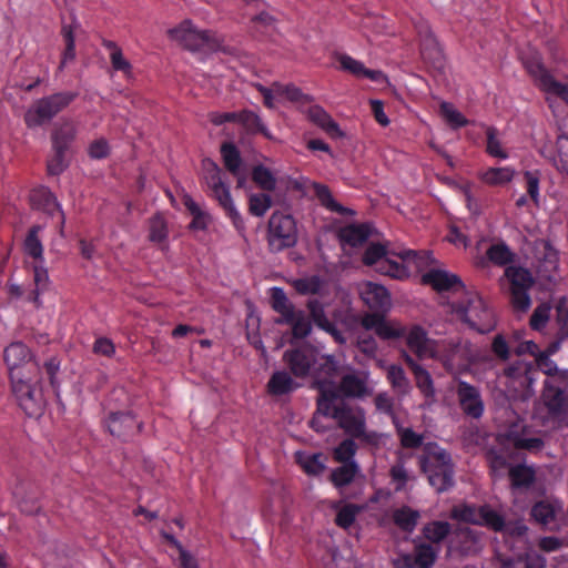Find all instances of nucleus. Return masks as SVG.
<instances>
[{
	"label": "nucleus",
	"instance_id": "obj_44",
	"mask_svg": "<svg viewBox=\"0 0 568 568\" xmlns=\"http://www.w3.org/2000/svg\"><path fill=\"white\" fill-rule=\"evenodd\" d=\"M480 524L478 526L486 527L496 532H501L506 528L505 517L493 509L489 505L481 506Z\"/></svg>",
	"mask_w": 568,
	"mask_h": 568
},
{
	"label": "nucleus",
	"instance_id": "obj_24",
	"mask_svg": "<svg viewBox=\"0 0 568 568\" xmlns=\"http://www.w3.org/2000/svg\"><path fill=\"white\" fill-rule=\"evenodd\" d=\"M291 375L286 371H275L266 384L267 393L271 396H283L294 392L298 384L295 383Z\"/></svg>",
	"mask_w": 568,
	"mask_h": 568
},
{
	"label": "nucleus",
	"instance_id": "obj_31",
	"mask_svg": "<svg viewBox=\"0 0 568 568\" xmlns=\"http://www.w3.org/2000/svg\"><path fill=\"white\" fill-rule=\"evenodd\" d=\"M498 568H546L545 558L536 552L508 557L500 560Z\"/></svg>",
	"mask_w": 568,
	"mask_h": 568
},
{
	"label": "nucleus",
	"instance_id": "obj_36",
	"mask_svg": "<svg viewBox=\"0 0 568 568\" xmlns=\"http://www.w3.org/2000/svg\"><path fill=\"white\" fill-rule=\"evenodd\" d=\"M75 128L71 122L62 123L52 132V149L63 150L68 152L75 138Z\"/></svg>",
	"mask_w": 568,
	"mask_h": 568
},
{
	"label": "nucleus",
	"instance_id": "obj_7",
	"mask_svg": "<svg viewBox=\"0 0 568 568\" xmlns=\"http://www.w3.org/2000/svg\"><path fill=\"white\" fill-rule=\"evenodd\" d=\"M11 392L19 407L29 417H39L42 415L45 400L38 382H32L31 377L26 375L10 378Z\"/></svg>",
	"mask_w": 568,
	"mask_h": 568
},
{
	"label": "nucleus",
	"instance_id": "obj_22",
	"mask_svg": "<svg viewBox=\"0 0 568 568\" xmlns=\"http://www.w3.org/2000/svg\"><path fill=\"white\" fill-rule=\"evenodd\" d=\"M408 348L419 358L432 357L435 343L420 326H414L406 336Z\"/></svg>",
	"mask_w": 568,
	"mask_h": 568
},
{
	"label": "nucleus",
	"instance_id": "obj_2",
	"mask_svg": "<svg viewBox=\"0 0 568 568\" xmlns=\"http://www.w3.org/2000/svg\"><path fill=\"white\" fill-rule=\"evenodd\" d=\"M283 362L296 378H305L310 375L331 377L337 371V364L332 356H320L315 348L307 345L286 349Z\"/></svg>",
	"mask_w": 568,
	"mask_h": 568
},
{
	"label": "nucleus",
	"instance_id": "obj_15",
	"mask_svg": "<svg viewBox=\"0 0 568 568\" xmlns=\"http://www.w3.org/2000/svg\"><path fill=\"white\" fill-rule=\"evenodd\" d=\"M456 395L459 406L466 416L474 419L483 416L485 405L478 387L465 381H459L456 387Z\"/></svg>",
	"mask_w": 568,
	"mask_h": 568
},
{
	"label": "nucleus",
	"instance_id": "obj_37",
	"mask_svg": "<svg viewBox=\"0 0 568 568\" xmlns=\"http://www.w3.org/2000/svg\"><path fill=\"white\" fill-rule=\"evenodd\" d=\"M313 190L321 205L324 206L326 210L341 215H346L352 212L351 210L335 201L328 186L321 183H314Z\"/></svg>",
	"mask_w": 568,
	"mask_h": 568
},
{
	"label": "nucleus",
	"instance_id": "obj_46",
	"mask_svg": "<svg viewBox=\"0 0 568 568\" xmlns=\"http://www.w3.org/2000/svg\"><path fill=\"white\" fill-rule=\"evenodd\" d=\"M357 449L354 438H345L333 449V458L339 464L357 463L355 460Z\"/></svg>",
	"mask_w": 568,
	"mask_h": 568
},
{
	"label": "nucleus",
	"instance_id": "obj_28",
	"mask_svg": "<svg viewBox=\"0 0 568 568\" xmlns=\"http://www.w3.org/2000/svg\"><path fill=\"white\" fill-rule=\"evenodd\" d=\"M515 174L511 166L488 168L478 172V179L488 186H505L514 180Z\"/></svg>",
	"mask_w": 568,
	"mask_h": 568
},
{
	"label": "nucleus",
	"instance_id": "obj_55",
	"mask_svg": "<svg viewBox=\"0 0 568 568\" xmlns=\"http://www.w3.org/2000/svg\"><path fill=\"white\" fill-rule=\"evenodd\" d=\"M440 114L453 129L464 128L468 124V120L449 102H442L439 105Z\"/></svg>",
	"mask_w": 568,
	"mask_h": 568
},
{
	"label": "nucleus",
	"instance_id": "obj_49",
	"mask_svg": "<svg viewBox=\"0 0 568 568\" xmlns=\"http://www.w3.org/2000/svg\"><path fill=\"white\" fill-rule=\"evenodd\" d=\"M362 510L363 507L359 505L351 503L345 504L337 510L335 524L343 529H348L353 526L356 517Z\"/></svg>",
	"mask_w": 568,
	"mask_h": 568
},
{
	"label": "nucleus",
	"instance_id": "obj_53",
	"mask_svg": "<svg viewBox=\"0 0 568 568\" xmlns=\"http://www.w3.org/2000/svg\"><path fill=\"white\" fill-rule=\"evenodd\" d=\"M61 36L64 40L65 49L62 53V60L59 65L60 70H62L69 61H72L75 58V44L72 27L69 24H63L61 29Z\"/></svg>",
	"mask_w": 568,
	"mask_h": 568
},
{
	"label": "nucleus",
	"instance_id": "obj_64",
	"mask_svg": "<svg viewBox=\"0 0 568 568\" xmlns=\"http://www.w3.org/2000/svg\"><path fill=\"white\" fill-rule=\"evenodd\" d=\"M540 89L548 94L559 98L568 105V85L557 81L554 77L546 78L545 85Z\"/></svg>",
	"mask_w": 568,
	"mask_h": 568
},
{
	"label": "nucleus",
	"instance_id": "obj_5",
	"mask_svg": "<svg viewBox=\"0 0 568 568\" xmlns=\"http://www.w3.org/2000/svg\"><path fill=\"white\" fill-rule=\"evenodd\" d=\"M454 310L471 329L480 334L489 333L496 326L494 313L478 294H467Z\"/></svg>",
	"mask_w": 568,
	"mask_h": 568
},
{
	"label": "nucleus",
	"instance_id": "obj_38",
	"mask_svg": "<svg viewBox=\"0 0 568 568\" xmlns=\"http://www.w3.org/2000/svg\"><path fill=\"white\" fill-rule=\"evenodd\" d=\"M339 237L353 247L359 246L369 237V227L366 224H352L341 231Z\"/></svg>",
	"mask_w": 568,
	"mask_h": 568
},
{
	"label": "nucleus",
	"instance_id": "obj_6",
	"mask_svg": "<svg viewBox=\"0 0 568 568\" xmlns=\"http://www.w3.org/2000/svg\"><path fill=\"white\" fill-rule=\"evenodd\" d=\"M77 97L78 93L75 92H57L34 101L24 113L26 125L28 128H37L51 121Z\"/></svg>",
	"mask_w": 568,
	"mask_h": 568
},
{
	"label": "nucleus",
	"instance_id": "obj_48",
	"mask_svg": "<svg viewBox=\"0 0 568 568\" xmlns=\"http://www.w3.org/2000/svg\"><path fill=\"white\" fill-rule=\"evenodd\" d=\"M480 515H481V506L476 505H462L459 507H455L452 510V517L458 521H463L471 525L480 524Z\"/></svg>",
	"mask_w": 568,
	"mask_h": 568
},
{
	"label": "nucleus",
	"instance_id": "obj_56",
	"mask_svg": "<svg viewBox=\"0 0 568 568\" xmlns=\"http://www.w3.org/2000/svg\"><path fill=\"white\" fill-rule=\"evenodd\" d=\"M556 149L555 166L558 171L568 175V134L562 133L558 135Z\"/></svg>",
	"mask_w": 568,
	"mask_h": 568
},
{
	"label": "nucleus",
	"instance_id": "obj_43",
	"mask_svg": "<svg viewBox=\"0 0 568 568\" xmlns=\"http://www.w3.org/2000/svg\"><path fill=\"white\" fill-rule=\"evenodd\" d=\"M183 203L193 217L190 223V229L201 231L206 230L210 222L209 213L202 211L197 203L191 196H185L183 199Z\"/></svg>",
	"mask_w": 568,
	"mask_h": 568
},
{
	"label": "nucleus",
	"instance_id": "obj_59",
	"mask_svg": "<svg viewBox=\"0 0 568 568\" xmlns=\"http://www.w3.org/2000/svg\"><path fill=\"white\" fill-rule=\"evenodd\" d=\"M168 237V225L161 214H155L150 220L149 240L154 243H162Z\"/></svg>",
	"mask_w": 568,
	"mask_h": 568
},
{
	"label": "nucleus",
	"instance_id": "obj_13",
	"mask_svg": "<svg viewBox=\"0 0 568 568\" xmlns=\"http://www.w3.org/2000/svg\"><path fill=\"white\" fill-rule=\"evenodd\" d=\"M416 30L424 62L434 71L442 73L446 64L445 55L429 26L426 22H420L416 24Z\"/></svg>",
	"mask_w": 568,
	"mask_h": 568
},
{
	"label": "nucleus",
	"instance_id": "obj_42",
	"mask_svg": "<svg viewBox=\"0 0 568 568\" xmlns=\"http://www.w3.org/2000/svg\"><path fill=\"white\" fill-rule=\"evenodd\" d=\"M102 45L110 51V62L113 70L123 72L125 75L131 74L132 65L123 57L121 48L111 40H103Z\"/></svg>",
	"mask_w": 568,
	"mask_h": 568
},
{
	"label": "nucleus",
	"instance_id": "obj_32",
	"mask_svg": "<svg viewBox=\"0 0 568 568\" xmlns=\"http://www.w3.org/2000/svg\"><path fill=\"white\" fill-rule=\"evenodd\" d=\"M359 473L358 463L341 464L332 470L329 480L336 488H343L351 485Z\"/></svg>",
	"mask_w": 568,
	"mask_h": 568
},
{
	"label": "nucleus",
	"instance_id": "obj_51",
	"mask_svg": "<svg viewBox=\"0 0 568 568\" xmlns=\"http://www.w3.org/2000/svg\"><path fill=\"white\" fill-rule=\"evenodd\" d=\"M323 282L317 275L297 278L293 282V287L301 295H315L322 288Z\"/></svg>",
	"mask_w": 568,
	"mask_h": 568
},
{
	"label": "nucleus",
	"instance_id": "obj_52",
	"mask_svg": "<svg viewBox=\"0 0 568 568\" xmlns=\"http://www.w3.org/2000/svg\"><path fill=\"white\" fill-rule=\"evenodd\" d=\"M436 560V554L428 544H420L415 547L414 564L416 568H432Z\"/></svg>",
	"mask_w": 568,
	"mask_h": 568
},
{
	"label": "nucleus",
	"instance_id": "obj_62",
	"mask_svg": "<svg viewBox=\"0 0 568 568\" xmlns=\"http://www.w3.org/2000/svg\"><path fill=\"white\" fill-rule=\"evenodd\" d=\"M531 516L536 521L546 525L555 519V508L550 503L541 500L532 506Z\"/></svg>",
	"mask_w": 568,
	"mask_h": 568
},
{
	"label": "nucleus",
	"instance_id": "obj_26",
	"mask_svg": "<svg viewBox=\"0 0 568 568\" xmlns=\"http://www.w3.org/2000/svg\"><path fill=\"white\" fill-rule=\"evenodd\" d=\"M486 256L494 265L505 268L514 266L513 264L518 258L517 253L504 241L491 244L486 251Z\"/></svg>",
	"mask_w": 568,
	"mask_h": 568
},
{
	"label": "nucleus",
	"instance_id": "obj_61",
	"mask_svg": "<svg viewBox=\"0 0 568 568\" xmlns=\"http://www.w3.org/2000/svg\"><path fill=\"white\" fill-rule=\"evenodd\" d=\"M386 255L387 248L385 245L381 243H372L364 252L363 262L368 266H381L382 261L386 257Z\"/></svg>",
	"mask_w": 568,
	"mask_h": 568
},
{
	"label": "nucleus",
	"instance_id": "obj_19",
	"mask_svg": "<svg viewBox=\"0 0 568 568\" xmlns=\"http://www.w3.org/2000/svg\"><path fill=\"white\" fill-rule=\"evenodd\" d=\"M367 382L365 372L345 374L339 381V392L348 398H363L372 393Z\"/></svg>",
	"mask_w": 568,
	"mask_h": 568
},
{
	"label": "nucleus",
	"instance_id": "obj_54",
	"mask_svg": "<svg viewBox=\"0 0 568 568\" xmlns=\"http://www.w3.org/2000/svg\"><path fill=\"white\" fill-rule=\"evenodd\" d=\"M272 206L271 195L266 193L251 194L248 197V212L253 216H263Z\"/></svg>",
	"mask_w": 568,
	"mask_h": 568
},
{
	"label": "nucleus",
	"instance_id": "obj_4",
	"mask_svg": "<svg viewBox=\"0 0 568 568\" xmlns=\"http://www.w3.org/2000/svg\"><path fill=\"white\" fill-rule=\"evenodd\" d=\"M270 292L271 306L274 312L281 315L276 323L290 325L295 338L302 339L307 337L312 332L311 320L307 318L303 311L295 308L282 287H272Z\"/></svg>",
	"mask_w": 568,
	"mask_h": 568
},
{
	"label": "nucleus",
	"instance_id": "obj_33",
	"mask_svg": "<svg viewBox=\"0 0 568 568\" xmlns=\"http://www.w3.org/2000/svg\"><path fill=\"white\" fill-rule=\"evenodd\" d=\"M42 231L41 225H32L23 241V252L28 256L32 257L36 263L43 262V245L39 237Z\"/></svg>",
	"mask_w": 568,
	"mask_h": 568
},
{
	"label": "nucleus",
	"instance_id": "obj_39",
	"mask_svg": "<svg viewBox=\"0 0 568 568\" xmlns=\"http://www.w3.org/2000/svg\"><path fill=\"white\" fill-rule=\"evenodd\" d=\"M221 155L224 166L234 176L240 174L242 158L239 149L232 142H224L221 145Z\"/></svg>",
	"mask_w": 568,
	"mask_h": 568
},
{
	"label": "nucleus",
	"instance_id": "obj_10",
	"mask_svg": "<svg viewBox=\"0 0 568 568\" xmlns=\"http://www.w3.org/2000/svg\"><path fill=\"white\" fill-rule=\"evenodd\" d=\"M504 374L508 379L507 387L513 388L519 396L527 397L532 393L539 372L535 363L517 361L506 367Z\"/></svg>",
	"mask_w": 568,
	"mask_h": 568
},
{
	"label": "nucleus",
	"instance_id": "obj_18",
	"mask_svg": "<svg viewBox=\"0 0 568 568\" xmlns=\"http://www.w3.org/2000/svg\"><path fill=\"white\" fill-rule=\"evenodd\" d=\"M422 283L430 285L436 292L439 293L464 290V284L459 276L438 268L429 270L423 274Z\"/></svg>",
	"mask_w": 568,
	"mask_h": 568
},
{
	"label": "nucleus",
	"instance_id": "obj_1",
	"mask_svg": "<svg viewBox=\"0 0 568 568\" xmlns=\"http://www.w3.org/2000/svg\"><path fill=\"white\" fill-rule=\"evenodd\" d=\"M417 458L420 471L437 493L447 491L455 485V465L448 450L435 442H428Z\"/></svg>",
	"mask_w": 568,
	"mask_h": 568
},
{
	"label": "nucleus",
	"instance_id": "obj_35",
	"mask_svg": "<svg viewBox=\"0 0 568 568\" xmlns=\"http://www.w3.org/2000/svg\"><path fill=\"white\" fill-rule=\"evenodd\" d=\"M295 459L307 475L317 476L325 469L324 456L322 453L306 454L297 452L295 454Z\"/></svg>",
	"mask_w": 568,
	"mask_h": 568
},
{
	"label": "nucleus",
	"instance_id": "obj_3",
	"mask_svg": "<svg viewBox=\"0 0 568 568\" xmlns=\"http://www.w3.org/2000/svg\"><path fill=\"white\" fill-rule=\"evenodd\" d=\"M203 181L206 185L207 194L217 201L225 215L231 220L234 229L240 234H243L245 232V222L233 203L230 187L222 178L220 166L210 159L203 160Z\"/></svg>",
	"mask_w": 568,
	"mask_h": 568
},
{
	"label": "nucleus",
	"instance_id": "obj_45",
	"mask_svg": "<svg viewBox=\"0 0 568 568\" xmlns=\"http://www.w3.org/2000/svg\"><path fill=\"white\" fill-rule=\"evenodd\" d=\"M486 153L491 158L508 159V152L503 148L499 132L495 126H486Z\"/></svg>",
	"mask_w": 568,
	"mask_h": 568
},
{
	"label": "nucleus",
	"instance_id": "obj_11",
	"mask_svg": "<svg viewBox=\"0 0 568 568\" xmlns=\"http://www.w3.org/2000/svg\"><path fill=\"white\" fill-rule=\"evenodd\" d=\"M3 359L9 371V377H17L39 371L30 348L22 342H13L4 348Z\"/></svg>",
	"mask_w": 568,
	"mask_h": 568
},
{
	"label": "nucleus",
	"instance_id": "obj_21",
	"mask_svg": "<svg viewBox=\"0 0 568 568\" xmlns=\"http://www.w3.org/2000/svg\"><path fill=\"white\" fill-rule=\"evenodd\" d=\"M341 69L349 72L356 78H366L373 82H381L385 75L379 70L367 69L364 63L348 54H339L337 58Z\"/></svg>",
	"mask_w": 568,
	"mask_h": 568
},
{
	"label": "nucleus",
	"instance_id": "obj_34",
	"mask_svg": "<svg viewBox=\"0 0 568 568\" xmlns=\"http://www.w3.org/2000/svg\"><path fill=\"white\" fill-rule=\"evenodd\" d=\"M420 514L409 506H402L393 511L394 524L405 532H413L417 526Z\"/></svg>",
	"mask_w": 568,
	"mask_h": 568
},
{
	"label": "nucleus",
	"instance_id": "obj_20",
	"mask_svg": "<svg viewBox=\"0 0 568 568\" xmlns=\"http://www.w3.org/2000/svg\"><path fill=\"white\" fill-rule=\"evenodd\" d=\"M336 422L338 426L352 438H356L362 434V429L366 426L363 412H354V409L347 404L343 405V407L337 410Z\"/></svg>",
	"mask_w": 568,
	"mask_h": 568
},
{
	"label": "nucleus",
	"instance_id": "obj_63",
	"mask_svg": "<svg viewBox=\"0 0 568 568\" xmlns=\"http://www.w3.org/2000/svg\"><path fill=\"white\" fill-rule=\"evenodd\" d=\"M525 65L526 70L534 78L539 88L545 85L546 78L552 77L538 59L534 58L531 60H528L526 61Z\"/></svg>",
	"mask_w": 568,
	"mask_h": 568
},
{
	"label": "nucleus",
	"instance_id": "obj_29",
	"mask_svg": "<svg viewBox=\"0 0 568 568\" xmlns=\"http://www.w3.org/2000/svg\"><path fill=\"white\" fill-rule=\"evenodd\" d=\"M542 398L551 415L558 416L565 412L566 398L564 390L554 386L548 379L544 383Z\"/></svg>",
	"mask_w": 568,
	"mask_h": 568
},
{
	"label": "nucleus",
	"instance_id": "obj_25",
	"mask_svg": "<svg viewBox=\"0 0 568 568\" xmlns=\"http://www.w3.org/2000/svg\"><path fill=\"white\" fill-rule=\"evenodd\" d=\"M30 203L33 209L42 211L49 215H53L60 210V205L54 194L45 186H39L31 191Z\"/></svg>",
	"mask_w": 568,
	"mask_h": 568
},
{
	"label": "nucleus",
	"instance_id": "obj_60",
	"mask_svg": "<svg viewBox=\"0 0 568 568\" xmlns=\"http://www.w3.org/2000/svg\"><path fill=\"white\" fill-rule=\"evenodd\" d=\"M389 476L392 478V481L396 484L395 490L402 491L409 479L407 469L405 467V462L402 455L398 457V460L390 467Z\"/></svg>",
	"mask_w": 568,
	"mask_h": 568
},
{
	"label": "nucleus",
	"instance_id": "obj_30",
	"mask_svg": "<svg viewBox=\"0 0 568 568\" xmlns=\"http://www.w3.org/2000/svg\"><path fill=\"white\" fill-rule=\"evenodd\" d=\"M239 123L242 124L248 135L261 134L267 140H274V135L261 116L252 110H242Z\"/></svg>",
	"mask_w": 568,
	"mask_h": 568
},
{
	"label": "nucleus",
	"instance_id": "obj_57",
	"mask_svg": "<svg viewBox=\"0 0 568 568\" xmlns=\"http://www.w3.org/2000/svg\"><path fill=\"white\" fill-rule=\"evenodd\" d=\"M397 434L399 436L400 446L406 449L419 448L426 444L424 443V436L417 434L412 428L398 427Z\"/></svg>",
	"mask_w": 568,
	"mask_h": 568
},
{
	"label": "nucleus",
	"instance_id": "obj_16",
	"mask_svg": "<svg viewBox=\"0 0 568 568\" xmlns=\"http://www.w3.org/2000/svg\"><path fill=\"white\" fill-rule=\"evenodd\" d=\"M105 426L112 436L126 440L141 432L142 424L131 412H111L105 420Z\"/></svg>",
	"mask_w": 568,
	"mask_h": 568
},
{
	"label": "nucleus",
	"instance_id": "obj_14",
	"mask_svg": "<svg viewBox=\"0 0 568 568\" xmlns=\"http://www.w3.org/2000/svg\"><path fill=\"white\" fill-rule=\"evenodd\" d=\"M169 36L191 51L203 49L211 39L209 31L197 30L190 20H184L176 28L170 29Z\"/></svg>",
	"mask_w": 568,
	"mask_h": 568
},
{
	"label": "nucleus",
	"instance_id": "obj_17",
	"mask_svg": "<svg viewBox=\"0 0 568 568\" xmlns=\"http://www.w3.org/2000/svg\"><path fill=\"white\" fill-rule=\"evenodd\" d=\"M306 307L310 312L311 320L316 327L329 334L336 343L341 345L346 343V337L344 333L341 329H338L336 325L327 318L324 305L321 301L316 298L308 300L306 303Z\"/></svg>",
	"mask_w": 568,
	"mask_h": 568
},
{
	"label": "nucleus",
	"instance_id": "obj_27",
	"mask_svg": "<svg viewBox=\"0 0 568 568\" xmlns=\"http://www.w3.org/2000/svg\"><path fill=\"white\" fill-rule=\"evenodd\" d=\"M308 118L331 138L338 139L343 136V132L339 129L337 122L334 121L333 118L322 106H311L308 110Z\"/></svg>",
	"mask_w": 568,
	"mask_h": 568
},
{
	"label": "nucleus",
	"instance_id": "obj_8",
	"mask_svg": "<svg viewBox=\"0 0 568 568\" xmlns=\"http://www.w3.org/2000/svg\"><path fill=\"white\" fill-rule=\"evenodd\" d=\"M509 284L510 304L517 312H527L531 306L530 290L535 285L531 272L523 266H508L504 271Z\"/></svg>",
	"mask_w": 568,
	"mask_h": 568
},
{
	"label": "nucleus",
	"instance_id": "obj_12",
	"mask_svg": "<svg viewBox=\"0 0 568 568\" xmlns=\"http://www.w3.org/2000/svg\"><path fill=\"white\" fill-rule=\"evenodd\" d=\"M468 348L460 337H452L435 343L433 358H438L447 371H454L467 362Z\"/></svg>",
	"mask_w": 568,
	"mask_h": 568
},
{
	"label": "nucleus",
	"instance_id": "obj_50",
	"mask_svg": "<svg viewBox=\"0 0 568 568\" xmlns=\"http://www.w3.org/2000/svg\"><path fill=\"white\" fill-rule=\"evenodd\" d=\"M252 180L256 185H258L262 190L272 192L276 187V179L266 166L258 164L253 168L252 171Z\"/></svg>",
	"mask_w": 568,
	"mask_h": 568
},
{
	"label": "nucleus",
	"instance_id": "obj_9",
	"mask_svg": "<svg viewBox=\"0 0 568 568\" xmlns=\"http://www.w3.org/2000/svg\"><path fill=\"white\" fill-rule=\"evenodd\" d=\"M297 226L290 214L274 212L267 224V243L272 252H282L297 243Z\"/></svg>",
	"mask_w": 568,
	"mask_h": 568
},
{
	"label": "nucleus",
	"instance_id": "obj_58",
	"mask_svg": "<svg viewBox=\"0 0 568 568\" xmlns=\"http://www.w3.org/2000/svg\"><path fill=\"white\" fill-rule=\"evenodd\" d=\"M69 163L67 160V151L52 149V155L48 159L47 171L49 175H60Z\"/></svg>",
	"mask_w": 568,
	"mask_h": 568
},
{
	"label": "nucleus",
	"instance_id": "obj_40",
	"mask_svg": "<svg viewBox=\"0 0 568 568\" xmlns=\"http://www.w3.org/2000/svg\"><path fill=\"white\" fill-rule=\"evenodd\" d=\"M509 478L514 488H529L536 479V474L526 465H516L509 468Z\"/></svg>",
	"mask_w": 568,
	"mask_h": 568
},
{
	"label": "nucleus",
	"instance_id": "obj_41",
	"mask_svg": "<svg viewBox=\"0 0 568 568\" xmlns=\"http://www.w3.org/2000/svg\"><path fill=\"white\" fill-rule=\"evenodd\" d=\"M405 362L414 373L417 387L422 393L426 396L433 394V381L429 373L407 354H405Z\"/></svg>",
	"mask_w": 568,
	"mask_h": 568
},
{
	"label": "nucleus",
	"instance_id": "obj_23",
	"mask_svg": "<svg viewBox=\"0 0 568 568\" xmlns=\"http://www.w3.org/2000/svg\"><path fill=\"white\" fill-rule=\"evenodd\" d=\"M364 303L373 311L385 312L390 305L388 291L378 284L368 283L362 293Z\"/></svg>",
	"mask_w": 568,
	"mask_h": 568
},
{
	"label": "nucleus",
	"instance_id": "obj_47",
	"mask_svg": "<svg viewBox=\"0 0 568 568\" xmlns=\"http://www.w3.org/2000/svg\"><path fill=\"white\" fill-rule=\"evenodd\" d=\"M450 529L452 527L449 523L434 520L424 526L423 535L430 542L438 544L449 535Z\"/></svg>",
	"mask_w": 568,
	"mask_h": 568
}]
</instances>
